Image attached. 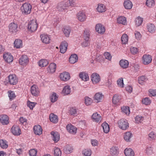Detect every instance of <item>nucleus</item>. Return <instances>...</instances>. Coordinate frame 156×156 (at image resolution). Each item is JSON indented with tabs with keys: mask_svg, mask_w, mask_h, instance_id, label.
Instances as JSON below:
<instances>
[{
	"mask_svg": "<svg viewBox=\"0 0 156 156\" xmlns=\"http://www.w3.org/2000/svg\"><path fill=\"white\" fill-rule=\"evenodd\" d=\"M3 58L5 61L9 63L13 61V58L12 55L9 53H5L3 55Z\"/></svg>",
	"mask_w": 156,
	"mask_h": 156,
	"instance_id": "nucleus-11",
	"label": "nucleus"
},
{
	"mask_svg": "<svg viewBox=\"0 0 156 156\" xmlns=\"http://www.w3.org/2000/svg\"><path fill=\"white\" fill-rule=\"evenodd\" d=\"M93 101L91 98L88 97L85 98V104L88 106L90 105L92 103Z\"/></svg>",
	"mask_w": 156,
	"mask_h": 156,
	"instance_id": "nucleus-54",
	"label": "nucleus"
},
{
	"mask_svg": "<svg viewBox=\"0 0 156 156\" xmlns=\"http://www.w3.org/2000/svg\"><path fill=\"white\" fill-rule=\"evenodd\" d=\"M91 80L93 84L98 83L101 80L99 75L96 73H92L91 76Z\"/></svg>",
	"mask_w": 156,
	"mask_h": 156,
	"instance_id": "nucleus-5",
	"label": "nucleus"
},
{
	"mask_svg": "<svg viewBox=\"0 0 156 156\" xmlns=\"http://www.w3.org/2000/svg\"><path fill=\"white\" fill-rule=\"evenodd\" d=\"M104 98V95L102 93L100 92L96 93L94 97V100L97 102H99L101 101Z\"/></svg>",
	"mask_w": 156,
	"mask_h": 156,
	"instance_id": "nucleus-17",
	"label": "nucleus"
},
{
	"mask_svg": "<svg viewBox=\"0 0 156 156\" xmlns=\"http://www.w3.org/2000/svg\"><path fill=\"white\" fill-rule=\"evenodd\" d=\"M144 120V117L140 115H137L135 117L136 123H139L143 122Z\"/></svg>",
	"mask_w": 156,
	"mask_h": 156,
	"instance_id": "nucleus-49",
	"label": "nucleus"
},
{
	"mask_svg": "<svg viewBox=\"0 0 156 156\" xmlns=\"http://www.w3.org/2000/svg\"><path fill=\"white\" fill-rule=\"evenodd\" d=\"M68 7L66 4L64 5L63 3H61L59 4L57 8L59 11H66L65 10L68 9Z\"/></svg>",
	"mask_w": 156,
	"mask_h": 156,
	"instance_id": "nucleus-37",
	"label": "nucleus"
},
{
	"mask_svg": "<svg viewBox=\"0 0 156 156\" xmlns=\"http://www.w3.org/2000/svg\"><path fill=\"white\" fill-rule=\"evenodd\" d=\"M104 132L105 133H107L109 131V126L108 124L106 122H104L102 125Z\"/></svg>",
	"mask_w": 156,
	"mask_h": 156,
	"instance_id": "nucleus-39",
	"label": "nucleus"
},
{
	"mask_svg": "<svg viewBox=\"0 0 156 156\" xmlns=\"http://www.w3.org/2000/svg\"><path fill=\"white\" fill-rule=\"evenodd\" d=\"M9 82L10 84L15 85L18 82V80L15 75L12 74L8 76Z\"/></svg>",
	"mask_w": 156,
	"mask_h": 156,
	"instance_id": "nucleus-15",
	"label": "nucleus"
},
{
	"mask_svg": "<svg viewBox=\"0 0 156 156\" xmlns=\"http://www.w3.org/2000/svg\"><path fill=\"white\" fill-rule=\"evenodd\" d=\"M11 131L12 133L14 135L19 136L21 133V129L19 127L16 125H14L11 129Z\"/></svg>",
	"mask_w": 156,
	"mask_h": 156,
	"instance_id": "nucleus-8",
	"label": "nucleus"
},
{
	"mask_svg": "<svg viewBox=\"0 0 156 156\" xmlns=\"http://www.w3.org/2000/svg\"><path fill=\"white\" fill-rule=\"evenodd\" d=\"M71 31L70 28L69 27H66L64 28L63 32L66 37H68L69 36L70 32Z\"/></svg>",
	"mask_w": 156,
	"mask_h": 156,
	"instance_id": "nucleus-45",
	"label": "nucleus"
},
{
	"mask_svg": "<svg viewBox=\"0 0 156 156\" xmlns=\"http://www.w3.org/2000/svg\"><path fill=\"white\" fill-rule=\"evenodd\" d=\"M143 62L144 65L149 64L152 61L151 56L150 55H144L142 57Z\"/></svg>",
	"mask_w": 156,
	"mask_h": 156,
	"instance_id": "nucleus-9",
	"label": "nucleus"
},
{
	"mask_svg": "<svg viewBox=\"0 0 156 156\" xmlns=\"http://www.w3.org/2000/svg\"><path fill=\"white\" fill-rule=\"evenodd\" d=\"M146 4L147 6L150 7L154 6L155 5L154 0H147Z\"/></svg>",
	"mask_w": 156,
	"mask_h": 156,
	"instance_id": "nucleus-51",
	"label": "nucleus"
},
{
	"mask_svg": "<svg viewBox=\"0 0 156 156\" xmlns=\"http://www.w3.org/2000/svg\"><path fill=\"white\" fill-rule=\"evenodd\" d=\"M119 64L122 68L125 69L128 67L129 63L127 60L122 59L120 60L119 62Z\"/></svg>",
	"mask_w": 156,
	"mask_h": 156,
	"instance_id": "nucleus-28",
	"label": "nucleus"
},
{
	"mask_svg": "<svg viewBox=\"0 0 156 156\" xmlns=\"http://www.w3.org/2000/svg\"><path fill=\"white\" fill-rule=\"evenodd\" d=\"M118 125L120 129L123 130H126L129 127V123L125 119H122L119 120Z\"/></svg>",
	"mask_w": 156,
	"mask_h": 156,
	"instance_id": "nucleus-3",
	"label": "nucleus"
},
{
	"mask_svg": "<svg viewBox=\"0 0 156 156\" xmlns=\"http://www.w3.org/2000/svg\"><path fill=\"white\" fill-rule=\"evenodd\" d=\"M60 78L62 80L66 81L70 79V74L69 73L65 72L60 74Z\"/></svg>",
	"mask_w": 156,
	"mask_h": 156,
	"instance_id": "nucleus-18",
	"label": "nucleus"
},
{
	"mask_svg": "<svg viewBox=\"0 0 156 156\" xmlns=\"http://www.w3.org/2000/svg\"><path fill=\"white\" fill-rule=\"evenodd\" d=\"M90 32L89 29H86L83 32V37L84 39L88 41L90 36Z\"/></svg>",
	"mask_w": 156,
	"mask_h": 156,
	"instance_id": "nucleus-40",
	"label": "nucleus"
},
{
	"mask_svg": "<svg viewBox=\"0 0 156 156\" xmlns=\"http://www.w3.org/2000/svg\"><path fill=\"white\" fill-rule=\"evenodd\" d=\"M149 92L150 93V95L151 96H156V89H151L149 90Z\"/></svg>",
	"mask_w": 156,
	"mask_h": 156,
	"instance_id": "nucleus-63",
	"label": "nucleus"
},
{
	"mask_svg": "<svg viewBox=\"0 0 156 156\" xmlns=\"http://www.w3.org/2000/svg\"><path fill=\"white\" fill-rule=\"evenodd\" d=\"M58 98L55 92L52 93L50 97V101L52 103L55 102L57 100Z\"/></svg>",
	"mask_w": 156,
	"mask_h": 156,
	"instance_id": "nucleus-43",
	"label": "nucleus"
},
{
	"mask_svg": "<svg viewBox=\"0 0 156 156\" xmlns=\"http://www.w3.org/2000/svg\"><path fill=\"white\" fill-rule=\"evenodd\" d=\"M136 25L138 27L143 22V19L140 17H138L135 19Z\"/></svg>",
	"mask_w": 156,
	"mask_h": 156,
	"instance_id": "nucleus-48",
	"label": "nucleus"
},
{
	"mask_svg": "<svg viewBox=\"0 0 156 156\" xmlns=\"http://www.w3.org/2000/svg\"><path fill=\"white\" fill-rule=\"evenodd\" d=\"M37 152V151L35 149H31L29 151L30 156H36Z\"/></svg>",
	"mask_w": 156,
	"mask_h": 156,
	"instance_id": "nucleus-64",
	"label": "nucleus"
},
{
	"mask_svg": "<svg viewBox=\"0 0 156 156\" xmlns=\"http://www.w3.org/2000/svg\"><path fill=\"white\" fill-rule=\"evenodd\" d=\"M30 91L32 95L35 97L38 96L40 93V90L38 87L34 84L31 87Z\"/></svg>",
	"mask_w": 156,
	"mask_h": 156,
	"instance_id": "nucleus-4",
	"label": "nucleus"
},
{
	"mask_svg": "<svg viewBox=\"0 0 156 156\" xmlns=\"http://www.w3.org/2000/svg\"><path fill=\"white\" fill-rule=\"evenodd\" d=\"M42 42L45 44H48L50 42L51 39L50 36L46 34H42L40 36Z\"/></svg>",
	"mask_w": 156,
	"mask_h": 156,
	"instance_id": "nucleus-13",
	"label": "nucleus"
},
{
	"mask_svg": "<svg viewBox=\"0 0 156 156\" xmlns=\"http://www.w3.org/2000/svg\"><path fill=\"white\" fill-rule=\"evenodd\" d=\"M29 62V58L26 55H22L19 60V62L21 65H26Z\"/></svg>",
	"mask_w": 156,
	"mask_h": 156,
	"instance_id": "nucleus-10",
	"label": "nucleus"
},
{
	"mask_svg": "<svg viewBox=\"0 0 156 156\" xmlns=\"http://www.w3.org/2000/svg\"><path fill=\"white\" fill-rule=\"evenodd\" d=\"M117 22L119 23L125 25L127 24L126 18L123 16H120L117 19Z\"/></svg>",
	"mask_w": 156,
	"mask_h": 156,
	"instance_id": "nucleus-36",
	"label": "nucleus"
},
{
	"mask_svg": "<svg viewBox=\"0 0 156 156\" xmlns=\"http://www.w3.org/2000/svg\"><path fill=\"white\" fill-rule=\"evenodd\" d=\"M80 77L84 81H87L89 79V76L87 73L85 72H81L79 74Z\"/></svg>",
	"mask_w": 156,
	"mask_h": 156,
	"instance_id": "nucleus-26",
	"label": "nucleus"
},
{
	"mask_svg": "<svg viewBox=\"0 0 156 156\" xmlns=\"http://www.w3.org/2000/svg\"><path fill=\"white\" fill-rule=\"evenodd\" d=\"M91 118L94 122L100 123L101 120V116L100 114L95 112L93 114Z\"/></svg>",
	"mask_w": 156,
	"mask_h": 156,
	"instance_id": "nucleus-14",
	"label": "nucleus"
},
{
	"mask_svg": "<svg viewBox=\"0 0 156 156\" xmlns=\"http://www.w3.org/2000/svg\"><path fill=\"white\" fill-rule=\"evenodd\" d=\"M8 96L10 100H13L16 97V95L14 92L11 91H9Z\"/></svg>",
	"mask_w": 156,
	"mask_h": 156,
	"instance_id": "nucleus-53",
	"label": "nucleus"
},
{
	"mask_svg": "<svg viewBox=\"0 0 156 156\" xmlns=\"http://www.w3.org/2000/svg\"><path fill=\"white\" fill-rule=\"evenodd\" d=\"M0 121L3 125H6L9 123L8 117L5 115H0Z\"/></svg>",
	"mask_w": 156,
	"mask_h": 156,
	"instance_id": "nucleus-16",
	"label": "nucleus"
},
{
	"mask_svg": "<svg viewBox=\"0 0 156 156\" xmlns=\"http://www.w3.org/2000/svg\"><path fill=\"white\" fill-rule=\"evenodd\" d=\"M0 145L3 149L6 148L8 147V145L6 143L5 141L2 140H0Z\"/></svg>",
	"mask_w": 156,
	"mask_h": 156,
	"instance_id": "nucleus-58",
	"label": "nucleus"
},
{
	"mask_svg": "<svg viewBox=\"0 0 156 156\" xmlns=\"http://www.w3.org/2000/svg\"><path fill=\"white\" fill-rule=\"evenodd\" d=\"M34 130L36 135H40L42 133V127L39 125L35 126L34 127Z\"/></svg>",
	"mask_w": 156,
	"mask_h": 156,
	"instance_id": "nucleus-23",
	"label": "nucleus"
},
{
	"mask_svg": "<svg viewBox=\"0 0 156 156\" xmlns=\"http://www.w3.org/2000/svg\"><path fill=\"white\" fill-rule=\"evenodd\" d=\"M83 154L85 156H90L91 154V151L90 149H85L83 151Z\"/></svg>",
	"mask_w": 156,
	"mask_h": 156,
	"instance_id": "nucleus-59",
	"label": "nucleus"
},
{
	"mask_svg": "<svg viewBox=\"0 0 156 156\" xmlns=\"http://www.w3.org/2000/svg\"><path fill=\"white\" fill-rule=\"evenodd\" d=\"M51 134L52 136V140L55 142H57L59 140V134L57 132L52 131L51 133Z\"/></svg>",
	"mask_w": 156,
	"mask_h": 156,
	"instance_id": "nucleus-22",
	"label": "nucleus"
},
{
	"mask_svg": "<svg viewBox=\"0 0 156 156\" xmlns=\"http://www.w3.org/2000/svg\"><path fill=\"white\" fill-rule=\"evenodd\" d=\"M124 153L126 156H134V152L131 148H126L124 151Z\"/></svg>",
	"mask_w": 156,
	"mask_h": 156,
	"instance_id": "nucleus-25",
	"label": "nucleus"
},
{
	"mask_svg": "<svg viewBox=\"0 0 156 156\" xmlns=\"http://www.w3.org/2000/svg\"><path fill=\"white\" fill-rule=\"evenodd\" d=\"M66 129L70 133L75 134L77 129L76 128L71 124H68L66 127Z\"/></svg>",
	"mask_w": 156,
	"mask_h": 156,
	"instance_id": "nucleus-20",
	"label": "nucleus"
},
{
	"mask_svg": "<svg viewBox=\"0 0 156 156\" xmlns=\"http://www.w3.org/2000/svg\"><path fill=\"white\" fill-rule=\"evenodd\" d=\"M142 102L143 104L148 105L151 103V101L148 98H146L142 99Z\"/></svg>",
	"mask_w": 156,
	"mask_h": 156,
	"instance_id": "nucleus-56",
	"label": "nucleus"
},
{
	"mask_svg": "<svg viewBox=\"0 0 156 156\" xmlns=\"http://www.w3.org/2000/svg\"><path fill=\"white\" fill-rule=\"evenodd\" d=\"M118 86L120 87H124L123 79L122 78L119 79L117 81Z\"/></svg>",
	"mask_w": 156,
	"mask_h": 156,
	"instance_id": "nucleus-57",
	"label": "nucleus"
},
{
	"mask_svg": "<svg viewBox=\"0 0 156 156\" xmlns=\"http://www.w3.org/2000/svg\"><path fill=\"white\" fill-rule=\"evenodd\" d=\"M54 154L55 156H61L62 152L60 149L58 148L55 147L54 149Z\"/></svg>",
	"mask_w": 156,
	"mask_h": 156,
	"instance_id": "nucleus-52",
	"label": "nucleus"
},
{
	"mask_svg": "<svg viewBox=\"0 0 156 156\" xmlns=\"http://www.w3.org/2000/svg\"><path fill=\"white\" fill-rule=\"evenodd\" d=\"M38 63L40 67H43L46 66L48 64V62L47 60L42 59L40 60Z\"/></svg>",
	"mask_w": 156,
	"mask_h": 156,
	"instance_id": "nucleus-38",
	"label": "nucleus"
},
{
	"mask_svg": "<svg viewBox=\"0 0 156 156\" xmlns=\"http://www.w3.org/2000/svg\"><path fill=\"white\" fill-rule=\"evenodd\" d=\"M27 106L30 109L32 110L36 104V103L31 102L29 101L27 102Z\"/></svg>",
	"mask_w": 156,
	"mask_h": 156,
	"instance_id": "nucleus-55",
	"label": "nucleus"
},
{
	"mask_svg": "<svg viewBox=\"0 0 156 156\" xmlns=\"http://www.w3.org/2000/svg\"><path fill=\"white\" fill-rule=\"evenodd\" d=\"M122 112L126 115H129L130 113L129 108L128 106H123L121 108Z\"/></svg>",
	"mask_w": 156,
	"mask_h": 156,
	"instance_id": "nucleus-50",
	"label": "nucleus"
},
{
	"mask_svg": "<svg viewBox=\"0 0 156 156\" xmlns=\"http://www.w3.org/2000/svg\"><path fill=\"white\" fill-rule=\"evenodd\" d=\"M77 19L80 22H83L86 20L87 16L84 12H79L76 15Z\"/></svg>",
	"mask_w": 156,
	"mask_h": 156,
	"instance_id": "nucleus-12",
	"label": "nucleus"
},
{
	"mask_svg": "<svg viewBox=\"0 0 156 156\" xmlns=\"http://www.w3.org/2000/svg\"><path fill=\"white\" fill-rule=\"evenodd\" d=\"M121 40L122 44H126L127 43L128 40L127 35L126 34H123L121 37Z\"/></svg>",
	"mask_w": 156,
	"mask_h": 156,
	"instance_id": "nucleus-44",
	"label": "nucleus"
},
{
	"mask_svg": "<svg viewBox=\"0 0 156 156\" xmlns=\"http://www.w3.org/2000/svg\"><path fill=\"white\" fill-rule=\"evenodd\" d=\"M56 65L55 63H51L47 68L48 72L50 73H54L55 71Z\"/></svg>",
	"mask_w": 156,
	"mask_h": 156,
	"instance_id": "nucleus-24",
	"label": "nucleus"
},
{
	"mask_svg": "<svg viewBox=\"0 0 156 156\" xmlns=\"http://www.w3.org/2000/svg\"><path fill=\"white\" fill-rule=\"evenodd\" d=\"M132 2L129 0H126L124 2V6L125 8L127 9H131L133 6Z\"/></svg>",
	"mask_w": 156,
	"mask_h": 156,
	"instance_id": "nucleus-32",
	"label": "nucleus"
},
{
	"mask_svg": "<svg viewBox=\"0 0 156 156\" xmlns=\"http://www.w3.org/2000/svg\"><path fill=\"white\" fill-rule=\"evenodd\" d=\"M132 136V134L130 132H126L124 135V138L126 141H129L130 138Z\"/></svg>",
	"mask_w": 156,
	"mask_h": 156,
	"instance_id": "nucleus-42",
	"label": "nucleus"
},
{
	"mask_svg": "<svg viewBox=\"0 0 156 156\" xmlns=\"http://www.w3.org/2000/svg\"><path fill=\"white\" fill-rule=\"evenodd\" d=\"M68 46V44L66 41H64L61 44L60 49V52L61 53H65L67 50Z\"/></svg>",
	"mask_w": 156,
	"mask_h": 156,
	"instance_id": "nucleus-19",
	"label": "nucleus"
},
{
	"mask_svg": "<svg viewBox=\"0 0 156 156\" xmlns=\"http://www.w3.org/2000/svg\"><path fill=\"white\" fill-rule=\"evenodd\" d=\"M130 51L133 54H135L137 53L138 51V49L137 48L131 47L130 48Z\"/></svg>",
	"mask_w": 156,
	"mask_h": 156,
	"instance_id": "nucleus-60",
	"label": "nucleus"
},
{
	"mask_svg": "<svg viewBox=\"0 0 156 156\" xmlns=\"http://www.w3.org/2000/svg\"><path fill=\"white\" fill-rule=\"evenodd\" d=\"M104 56L105 58L109 61H110L112 59V56L108 52H105L104 54Z\"/></svg>",
	"mask_w": 156,
	"mask_h": 156,
	"instance_id": "nucleus-62",
	"label": "nucleus"
},
{
	"mask_svg": "<svg viewBox=\"0 0 156 156\" xmlns=\"http://www.w3.org/2000/svg\"><path fill=\"white\" fill-rule=\"evenodd\" d=\"M64 152L66 154H69L71 153L73 150V147L69 145H66L64 148Z\"/></svg>",
	"mask_w": 156,
	"mask_h": 156,
	"instance_id": "nucleus-31",
	"label": "nucleus"
},
{
	"mask_svg": "<svg viewBox=\"0 0 156 156\" xmlns=\"http://www.w3.org/2000/svg\"><path fill=\"white\" fill-rule=\"evenodd\" d=\"M49 119L50 121L54 123H56L58 121L57 116L54 114L53 113H51L50 115Z\"/></svg>",
	"mask_w": 156,
	"mask_h": 156,
	"instance_id": "nucleus-33",
	"label": "nucleus"
},
{
	"mask_svg": "<svg viewBox=\"0 0 156 156\" xmlns=\"http://www.w3.org/2000/svg\"><path fill=\"white\" fill-rule=\"evenodd\" d=\"M78 57L76 54H73L69 58V62L72 64L78 61Z\"/></svg>",
	"mask_w": 156,
	"mask_h": 156,
	"instance_id": "nucleus-30",
	"label": "nucleus"
},
{
	"mask_svg": "<svg viewBox=\"0 0 156 156\" xmlns=\"http://www.w3.org/2000/svg\"><path fill=\"white\" fill-rule=\"evenodd\" d=\"M97 11L99 12H105L106 10V8L105 5L102 4H99L97 8Z\"/></svg>",
	"mask_w": 156,
	"mask_h": 156,
	"instance_id": "nucleus-34",
	"label": "nucleus"
},
{
	"mask_svg": "<svg viewBox=\"0 0 156 156\" xmlns=\"http://www.w3.org/2000/svg\"><path fill=\"white\" fill-rule=\"evenodd\" d=\"M149 137L151 140H154L156 138V134L154 132H151L148 134Z\"/></svg>",
	"mask_w": 156,
	"mask_h": 156,
	"instance_id": "nucleus-61",
	"label": "nucleus"
},
{
	"mask_svg": "<svg viewBox=\"0 0 156 156\" xmlns=\"http://www.w3.org/2000/svg\"><path fill=\"white\" fill-rule=\"evenodd\" d=\"M95 30L98 33L102 34L105 32V29L104 25L101 23H98L96 25Z\"/></svg>",
	"mask_w": 156,
	"mask_h": 156,
	"instance_id": "nucleus-7",
	"label": "nucleus"
},
{
	"mask_svg": "<svg viewBox=\"0 0 156 156\" xmlns=\"http://www.w3.org/2000/svg\"><path fill=\"white\" fill-rule=\"evenodd\" d=\"M20 9L23 14H29L30 13L31 11L32 6L29 3H25L22 5Z\"/></svg>",
	"mask_w": 156,
	"mask_h": 156,
	"instance_id": "nucleus-1",
	"label": "nucleus"
},
{
	"mask_svg": "<svg viewBox=\"0 0 156 156\" xmlns=\"http://www.w3.org/2000/svg\"><path fill=\"white\" fill-rule=\"evenodd\" d=\"M146 152L148 155H151L153 153V148L151 145H148L146 148Z\"/></svg>",
	"mask_w": 156,
	"mask_h": 156,
	"instance_id": "nucleus-46",
	"label": "nucleus"
},
{
	"mask_svg": "<svg viewBox=\"0 0 156 156\" xmlns=\"http://www.w3.org/2000/svg\"><path fill=\"white\" fill-rule=\"evenodd\" d=\"M37 25L36 21L33 20L30 21L27 25V28L29 31L33 32L37 29Z\"/></svg>",
	"mask_w": 156,
	"mask_h": 156,
	"instance_id": "nucleus-2",
	"label": "nucleus"
},
{
	"mask_svg": "<svg viewBox=\"0 0 156 156\" xmlns=\"http://www.w3.org/2000/svg\"><path fill=\"white\" fill-rule=\"evenodd\" d=\"M71 92V89L69 85H66L64 87L62 93L65 95H67L70 94Z\"/></svg>",
	"mask_w": 156,
	"mask_h": 156,
	"instance_id": "nucleus-27",
	"label": "nucleus"
},
{
	"mask_svg": "<svg viewBox=\"0 0 156 156\" xmlns=\"http://www.w3.org/2000/svg\"><path fill=\"white\" fill-rule=\"evenodd\" d=\"M14 47L17 48H20L22 47V41L20 39H16L14 43Z\"/></svg>",
	"mask_w": 156,
	"mask_h": 156,
	"instance_id": "nucleus-35",
	"label": "nucleus"
},
{
	"mask_svg": "<svg viewBox=\"0 0 156 156\" xmlns=\"http://www.w3.org/2000/svg\"><path fill=\"white\" fill-rule=\"evenodd\" d=\"M70 114L73 116H76L78 114L77 110L75 108H71L69 110Z\"/></svg>",
	"mask_w": 156,
	"mask_h": 156,
	"instance_id": "nucleus-47",
	"label": "nucleus"
},
{
	"mask_svg": "<svg viewBox=\"0 0 156 156\" xmlns=\"http://www.w3.org/2000/svg\"><path fill=\"white\" fill-rule=\"evenodd\" d=\"M121 99L120 96L117 94H115L113 97L112 102L115 105H119L120 104Z\"/></svg>",
	"mask_w": 156,
	"mask_h": 156,
	"instance_id": "nucleus-21",
	"label": "nucleus"
},
{
	"mask_svg": "<svg viewBox=\"0 0 156 156\" xmlns=\"http://www.w3.org/2000/svg\"><path fill=\"white\" fill-rule=\"evenodd\" d=\"M18 26L14 23H10L9 25V31L11 34H15L17 31Z\"/></svg>",
	"mask_w": 156,
	"mask_h": 156,
	"instance_id": "nucleus-6",
	"label": "nucleus"
},
{
	"mask_svg": "<svg viewBox=\"0 0 156 156\" xmlns=\"http://www.w3.org/2000/svg\"><path fill=\"white\" fill-rule=\"evenodd\" d=\"M119 149L118 147H112L110 150V154L114 156H117L119 154Z\"/></svg>",
	"mask_w": 156,
	"mask_h": 156,
	"instance_id": "nucleus-29",
	"label": "nucleus"
},
{
	"mask_svg": "<svg viewBox=\"0 0 156 156\" xmlns=\"http://www.w3.org/2000/svg\"><path fill=\"white\" fill-rule=\"evenodd\" d=\"M147 28L148 31L150 33H153L154 32L155 28V26L153 24H148L147 26Z\"/></svg>",
	"mask_w": 156,
	"mask_h": 156,
	"instance_id": "nucleus-41",
	"label": "nucleus"
}]
</instances>
